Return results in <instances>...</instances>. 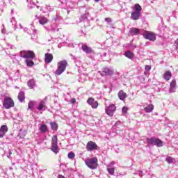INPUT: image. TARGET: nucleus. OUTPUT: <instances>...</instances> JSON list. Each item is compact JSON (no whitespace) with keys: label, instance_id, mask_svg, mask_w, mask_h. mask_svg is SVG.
I'll return each instance as SVG.
<instances>
[{"label":"nucleus","instance_id":"473e14b6","mask_svg":"<svg viewBox=\"0 0 178 178\" xmlns=\"http://www.w3.org/2000/svg\"><path fill=\"white\" fill-rule=\"evenodd\" d=\"M66 6L67 8H70V9H73L74 8V3L73 2L69 1L66 2Z\"/></svg>","mask_w":178,"mask_h":178},{"label":"nucleus","instance_id":"393cba45","mask_svg":"<svg viewBox=\"0 0 178 178\" xmlns=\"http://www.w3.org/2000/svg\"><path fill=\"white\" fill-rule=\"evenodd\" d=\"M107 171L109 175H111V176L115 175V168H113L111 165H107Z\"/></svg>","mask_w":178,"mask_h":178},{"label":"nucleus","instance_id":"7ed1b4c3","mask_svg":"<svg viewBox=\"0 0 178 178\" xmlns=\"http://www.w3.org/2000/svg\"><path fill=\"white\" fill-rule=\"evenodd\" d=\"M67 67V61L66 60H61L57 63V70L55 71L56 76H60L63 72L66 70Z\"/></svg>","mask_w":178,"mask_h":178},{"label":"nucleus","instance_id":"6ab92c4d","mask_svg":"<svg viewBox=\"0 0 178 178\" xmlns=\"http://www.w3.org/2000/svg\"><path fill=\"white\" fill-rule=\"evenodd\" d=\"M171 77H172V72H170V71L165 72L163 74V79L166 81H169Z\"/></svg>","mask_w":178,"mask_h":178},{"label":"nucleus","instance_id":"e433bc0d","mask_svg":"<svg viewBox=\"0 0 178 178\" xmlns=\"http://www.w3.org/2000/svg\"><path fill=\"white\" fill-rule=\"evenodd\" d=\"M67 156L69 159H73V158H74L75 156L74 152H69Z\"/></svg>","mask_w":178,"mask_h":178},{"label":"nucleus","instance_id":"cd10ccee","mask_svg":"<svg viewBox=\"0 0 178 178\" xmlns=\"http://www.w3.org/2000/svg\"><path fill=\"white\" fill-rule=\"evenodd\" d=\"M124 56L127 58H129V59H133V58H134V54H133V52L130 51H127L125 52Z\"/></svg>","mask_w":178,"mask_h":178},{"label":"nucleus","instance_id":"9b49d317","mask_svg":"<svg viewBox=\"0 0 178 178\" xmlns=\"http://www.w3.org/2000/svg\"><path fill=\"white\" fill-rule=\"evenodd\" d=\"M115 73L113 68L112 67H104L102 69V76H112Z\"/></svg>","mask_w":178,"mask_h":178},{"label":"nucleus","instance_id":"c756f323","mask_svg":"<svg viewBox=\"0 0 178 178\" xmlns=\"http://www.w3.org/2000/svg\"><path fill=\"white\" fill-rule=\"evenodd\" d=\"M28 86L29 88H34V87H35V81L34 79H31L28 81Z\"/></svg>","mask_w":178,"mask_h":178},{"label":"nucleus","instance_id":"c85d7f7f","mask_svg":"<svg viewBox=\"0 0 178 178\" xmlns=\"http://www.w3.org/2000/svg\"><path fill=\"white\" fill-rule=\"evenodd\" d=\"M81 48L83 52H86V54L91 53V48L88 47V46L83 45Z\"/></svg>","mask_w":178,"mask_h":178},{"label":"nucleus","instance_id":"864d4df0","mask_svg":"<svg viewBox=\"0 0 178 178\" xmlns=\"http://www.w3.org/2000/svg\"><path fill=\"white\" fill-rule=\"evenodd\" d=\"M36 19H38V15H35Z\"/></svg>","mask_w":178,"mask_h":178},{"label":"nucleus","instance_id":"a18cd8bd","mask_svg":"<svg viewBox=\"0 0 178 178\" xmlns=\"http://www.w3.org/2000/svg\"><path fill=\"white\" fill-rule=\"evenodd\" d=\"M122 112H123L124 113H127V108L123 107V108H122Z\"/></svg>","mask_w":178,"mask_h":178},{"label":"nucleus","instance_id":"0eeeda50","mask_svg":"<svg viewBox=\"0 0 178 178\" xmlns=\"http://www.w3.org/2000/svg\"><path fill=\"white\" fill-rule=\"evenodd\" d=\"M51 151L54 154H58L59 152V147H58V136L54 135L51 139Z\"/></svg>","mask_w":178,"mask_h":178},{"label":"nucleus","instance_id":"f8f14e48","mask_svg":"<svg viewBox=\"0 0 178 178\" xmlns=\"http://www.w3.org/2000/svg\"><path fill=\"white\" fill-rule=\"evenodd\" d=\"M97 148H98V145H97L96 143H94L92 141H89L87 143V145H86L87 151H90V152L94 151V149H97Z\"/></svg>","mask_w":178,"mask_h":178},{"label":"nucleus","instance_id":"09e8293b","mask_svg":"<svg viewBox=\"0 0 178 178\" xmlns=\"http://www.w3.org/2000/svg\"><path fill=\"white\" fill-rule=\"evenodd\" d=\"M115 161H112L110 165H111V166H113V165H115Z\"/></svg>","mask_w":178,"mask_h":178},{"label":"nucleus","instance_id":"79ce46f5","mask_svg":"<svg viewBox=\"0 0 178 178\" xmlns=\"http://www.w3.org/2000/svg\"><path fill=\"white\" fill-rule=\"evenodd\" d=\"M138 174L139 176H144V172H143V170H138Z\"/></svg>","mask_w":178,"mask_h":178},{"label":"nucleus","instance_id":"f257e3e1","mask_svg":"<svg viewBox=\"0 0 178 178\" xmlns=\"http://www.w3.org/2000/svg\"><path fill=\"white\" fill-rule=\"evenodd\" d=\"M19 56L21 58H24L25 63H26L27 66L31 67V66H34V62H33V59L35 58V54L34 51H22L19 53Z\"/></svg>","mask_w":178,"mask_h":178},{"label":"nucleus","instance_id":"a878e982","mask_svg":"<svg viewBox=\"0 0 178 178\" xmlns=\"http://www.w3.org/2000/svg\"><path fill=\"white\" fill-rule=\"evenodd\" d=\"M52 10H54V8L49 5H46L44 10H43L42 8H40V12H44V13L46 12H52Z\"/></svg>","mask_w":178,"mask_h":178},{"label":"nucleus","instance_id":"603ef678","mask_svg":"<svg viewBox=\"0 0 178 178\" xmlns=\"http://www.w3.org/2000/svg\"><path fill=\"white\" fill-rule=\"evenodd\" d=\"M95 2H99V0H95Z\"/></svg>","mask_w":178,"mask_h":178},{"label":"nucleus","instance_id":"c03bdc74","mask_svg":"<svg viewBox=\"0 0 178 178\" xmlns=\"http://www.w3.org/2000/svg\"><path fill=\"white\" fill-rule=\"evenodd\" d=\"M105 22H107V23H111V22H112V19L111 18H106Z\"/></svg>","mask_w":178,"mask_h":178},{"label":"nucleus","instance_id":"39448f33","mask_svg":"<svg viewBox=\"0 0 178 178\" xmlns=\"http://www.w3.org/2000/svg\"><path fill=\"white\" fill-rule=\"evenodd\" d=\"M94 12V9L90 8L89 11H86V13L81 16V19L83 20H86V19H88V20H92V19L97 17V13Z\"/></svg>","mask_w":178,"mask_h":178},{"label":"nucleus","instance_id":"ea45409f","mask_svg":"<svg viewBox=\"0 0 178 178\" xmlns=\"http://www.w3.org/2000/svg\"><path fill=\"white\" fill-rule=\"evenodd\" d=\"M1 33L2 34H6V29H5L4 24L2 25Z\"/></svg>","mask_w":178,"mask_h":178},{"label":"nucleus","instance_id":"72a5a7b5","mask_svg":"<svg viewBox=\"0 0 178 178\" xmlns=\"http://www.w3.org/2000/svg\"><path fill=\"white\" fill-rule=\"evenodd\" d=\"M34 105H35V102L33 101L29 102L28 104V108L31 109V111H33V108H34Z\"/></svg>","mask_w":178,"mask_h":178},{"label":"nucleus","instance_id":"2f4dec72","mask_svg":"<svg viewBox=\"0 0 178 178\" xmlns=\"http://www.w3.org/2000/svg\"><path fill=\"white\" fill-rule=\"evenodd\" d=\"M51 130H54L56 131L58 130V124L56 122H51L50 123Z\"/></svg>","mask_w":178,"mask_h":178},{"label":"nucleus","instance_id":"6e6d98bb","mask_svg":"<svg viewBox=\"0 0 178 178\" xmlns=\"http://www.w3.org/2000/svg\"><path fill=\"white\" fill-rule=\"evenodd\" d=\"M147 73V72H145V74Z\"/></svg>","mask_w":178,"mask_h":178},{"label":"nucleus","instance_id":"aec40b11","mask_svg":"<svg viewBox=\"0 0 178 178\" xmlns=\"http://www.w3.org/2000/svg\"><path fill=\"white\" fill-rule=\"evenodd\" d=\"M145 112L146 113H151L154 111V106L153 104H149L146 107L144 108Z\"/></svg>","mask_w":178,"mask_h":178},{"label":"nucleus","instance_id":"412c9836","mask_svg":"<svg viewBox=\"0 0 178 178\" xmlns=\"http://www.w3.org/2000/svg\"><path fill=\"white\" fill-rule=\"evenodd\" d=\"M39 130L41 133H47L48 131V126L45 124H40L39 127Z\"/></svg>","mask_w":178,"mask_h":178},{"label":"nucleus","instance_id":"6e6552de","mask_svg":"<svg viewBox=\"0 0 178 178\" xmlns=\"http://www.w3.org/2000/svg\"><path fill=\"white\" fill-rule=\"evenodd\" d=\"M3 106L5 109H10V108L15 106V102L10 97H6L3 102Z\"/></svg>","mask_w":178,"mask_h":178},{"label":"nucleus","instance_id":"2eb2a0df","mask_svg":"<svg viewBox=\"0 0 178 178\" xmlns=\"http://www.w3.org/2000/svg\"><path fill=\"white\" fill-rule=\"evenodd\" d=\"M46 103H47V101L45 99L41 100L39 102V105L38 106V111H45V109H47V106H45Z\"/></svg>","mask_w":178,"mask_h":178},{"label":"nucleus","instance_id":"4c0bfd02","mask_svg":"<svg viewBox=\"0 0 178 178\" xmlns=\"http://www.w3.org/2000/svg\"><path fill=\"white\" fill-rule=\"evenodd\" d=\"M31 29L33 31L32 34H37L38 31L35 29V26H34V25L31 24Z\"/></svg>","mask_w":178,"mask_h":178},{"label":"nucleus","instance_id":"20e7f679","mask_svg":"<svg viewBox=\"0 0 178 178\" xmlns=\"http://www.w3.org/2000/svg\"><path fill=\"white\" fill-rule=\"evenodd\" d=\"M85 163L90 169H97L98 167V159L97 157L88 159L85 161Z\"/></svg>","mask_w":178,"mask_h":178},{"label":"nucleus","instance_id":"1a4fd4ad","mask_svg":"<svg viewBox=\"0 0 178 178\" xmlns=\"http://www.w3.org/2000/svg\"><path fill=\"white\" fill-rule=\"evenodd\" d=\"M143 37L145 40H149V41H155L156 40V35L152 32L145 31Z\"/></svg>","mask_w":178,"mask_h":178},{"label":"nucleus","instance_id":"bb28decb","mask_svg":"<svg viewBox=\"0 0 178 178\" xmlns=\"http://www.w3.org/2000/svg\"><path fill=\"white\" fill-rule=\"evenodd\" d=\"M25 98L26 97L24 96V93L23 92H19L18 94V99L19 102H23Z\"/></svg>","mask_w":178,"mask_h":178},{"label":"nucleus","instance_id":"4d7b16f0","mask_svg":"<svg viewBox=\"0 0 178 178\" xmlns=\"http://www.w3.org/2000/svg\"><path fill=\"white\" fill-rule=\"evenodd\" d=\"M51 41V40H49V42Z\"/></svg>","mask_w":178,"mask_h":178},{"label":"nucleus","instance_id":"9d476101","mask_svg":"<svg viewBox=\"0 0 178 178\" xmlns=\"http://www.w3.org/2000/svg\"><path fill=\"white\" fill-rule=\"evenodd\" d=\"M115 111H116V106L115 104H111L109 106L105 107V112L108 116H113Z\"/></svg>","mask_w":178,"mask_h":178},{"label":"nucleus","instance_id":"37998d69","mask_svg":"<svg viewBox=\"0 0 178 178\" xmlns=\"http://www.w3.org/2000/svg\"><path fill=\"white\" fill-rule=\"evenodd\" d=\"M10 22L11 24L13 26V24H15V18H13V17L11 18Z\"/></svg>","mask_w":178,"mask_h":178},{"label":"nucleus","instance_id":"8fccbe9b","mask_svg":"<svg viewBox=\"0 0 178 178\" xmlns=\"http://www.w3.org/2000/svg\"><path fill=\"white\" fill-rule=\"evenodd\" d=\"M175 44H176L177 45V47H178V39H177V40H175Z\"/></svg>","mask_w":178,"mask_h":178},{"label":"nucleus","instance_id":"f3484780","mask_svg":"<svg viewBox=\"0 0 178 178\" xmlns=\"http://www.w3.org/2000/svg\"><path fill=\"white\" fill-rule=\"evenodd\" d=\"M52 59H54V56L51 54L47 53L44 56V62L45 63H51L52 62Z\"/></svg>","mask_w":178,"mask_h":178},{"label":"nucleus","instance_id":"3c124183","mask_svg":"<svg viewBox=\"0 0 178 178\" xmlns=\"http://www.w3.org/2000/svg\"><path fill=\"white\" fill-rule=\"evenodd\" d=\"M40 8H41L40 6H37L36 9H40Z\"/></svg>","mask_w":178,"mask_h":178},{"label":"nucleus","instance_id":"7c9ffc66","mask_svg":"<svg viewBox=\"0 0 178 178\" xmlns=\"http://www.w3.org/2000/svg\"><path fill=\"white\" fill-rule=\"evenodd\" d=\"M26 2L29 3L28 6L30 9H33V8H35V3L33 2V0H26Z\"/></svg>","mask_w":178,"mask_h":178},{"label":"nucleus","instance_id":"ddd939ff","mask_svg":"<svg viewBox=\"0 0 178 178\" xmlns=\"http://www.w3.org/2000/svg\"><path fill=\"white\" fill-rule=\"evenodd\" d=\"M87 104L92 106L93 109H97L98 108V102L95 101L92 97L88 99Z\"/></svg>","mask_w":178,"mask_h":178},{"label":"nucleus","instance_id":"a211bd4d","mask_svg":"<svg viewBox=\"0 0 178 178\" xmlns=\"http://www.w3.org/2000/svg\"><path fill=\"white\" fill-rule=\"evenodd\" d=\"M118 98L121 100V101H124V99H126V98H127V94H126V92H124L123 90H120L118 92Z\"/></svg>","mask_w":178,"mask_h":178},{"label":"nucleus","instance_id":"de8ad7c7","mask_svg":"<svg viewBox=\"0 0 178 178\" xmlns=\"http://www.w3.org/2000/svg\"><path fill=\"white\" fill-rule=\"evenodd\" d=\"M23 31L24 32V33H27V31H29V29H27V28H23Z\"/></svg>","mask_w":178,"mask_h":178},{"label":"nucleus","instance_id":"5fc2aeb1","mask_svg":"<svg viewBox=\"0 0 178 178\" xmlns=\"http://www.w3.org/2000/svg\"><path fill=\"white\" fill-rule=\"evenodd\" d=\"M119 124V122H115V124Z\"/></svg>","mask_w":178,"mask_h":178},{"label":"nucleus","instance_id":"49530a36","mask_svg":"<svg viewBox=\"0 0 178 178\" xmlns=\"http://www.w3.org/2000/svg\"><path fill=\"white\" fill-rule=\"evenodd\" d=\"M71 104H76V99L73 98L70 100Z\"/></svg>","mask_w":178,"mask_h":178},{"label":"nucleus","instance_id":"f03ea898","mask_svg":"<svg viewBox=\"0 0 178 178\" xmlns=\"http://www.w3.org/2000/svg\"><path fill=\"white\" fill-rule=\"evenodd\" d=\"M141 10H143L141 6L138 3L135 4L134 12H132L131 15V20H138V19H140V16H141Z\"/></svg>","mask_w":178,"mask_h":178},{"label":"nucleus","instance_id":"f704fd0d","mask_svg":"<svg viewBox=\"0 0 178 178\" xmlns=\"http://www.w3.org/2000/svg\"><path fill=\"white\" fill-rule=\"evenodd\" d=\"M166 162H168V163H173V162H175V159L170 157V156H168L165 159Z\"/></svg>","mask_w":178,"mask_h":178},{"label":"nucleus","instance_id":"423d86ee","mask_svg":"<svg viewBox=\"0 0 178 178\" xmlns=\"http://www.w3.org/2000/svg\"><path fill=\"white\" fill-rule=\"evenodd\" d=\"M147 144L150 145H156V147H162L163 145V143L162 140L159 139L158 138L152 137L147 139Z\"/></svg>","mask_w":178,"mask_h":178},{"label":"nucleus","instance_id":"a19ab883","mask_svg":"<svg viewBox=\"0 0 178 178\" xmlns=\"http://www.w3.org/2000/svg\"><path fill=\"white\" fill-rule=\"evenodd\" d=\"M145 70H146V72H149V70H151V66L150 65H146L145 66Z\"/></svg>","mask_w":178,"mask_h":178},{"label":"nucleus","instance_id":"58836bf2","mask_svg":"<svg viewBox=\"0 0 178 178\" xmlns=\"http://www.w3.org/2000/svg\"><path fill=\"white\" fill-rule=\"evenodd\" d=\"M23 26L19 24L18 26H15V30H23Z\"/></svg>","mask_w":178,"mask_h":178},{"label":"nucleus","instance_id":"4be33fe9","mask_svg":"<svg viewBox=\"0 0 178 178\" xmlns=\"http://www.w3.org/2000/svg\"><path fill=\"white\" fill-rule=\"evenodd\" d=\"M140 33V29L137 28H131L129 31L130 35H137Z\"/></svg>","mask_w":178,"mask_h":178},{"label":"nucleus","instance_id":"c9c22d12","mask_svg":"<svg viewBox=\"0 0 178 178\" xmlns=\"http://www.w3.org/2000/svg\"><path fill=\"white\" fill-rule=\"evenodd\" d=\"M5 6V0H1L0 4V12H3V7Z\"/></svg>","mask_w":178,"mask_h":178},{"label":"nucleus","instance_id":"dca6fc26","mask_svg":"<svg viewBox=\"0 0 178 178\" xmlns=\"http://www.w3.org/2000/svg\"><path fill=\"white\" fill-rule=\"evenodd\" d=\"M169 92H176V80H172L170 83Z\"/></svg>","mask_w":178,"mask_h":178},{"label":"nucleus","instance_id":"b1692460","mask_svg":"<svg viewBox=\"0 0 178 178\" xmlns=\"http://www.w3.org/2000/svg\"><path fill=\"white\" fill-rule=\"evenodd\" d=\"M47 31H53V33H55V31H59V29H58V25L56 24H52L51 25V29H47Z\"/></svg>","mask_w":178,"mask_h":178},{"label":"nucleus","instance_id":"5701e85b","mask_svg":"<svg viewBox=\"0 0 178 178\" xmlns=\"http://www.w3.org/2000/svg\"><path fill=\"white\" fill-rule=\"evenodd\" d=\"M39 23L42 26H44V24H47V23H48V19L45 17H39Z\"/></svg>","mask_w":178,"mask_h":178},{"label":"nucleus","instance_id":"4468645a","mask_svg":"<svg viewBox=\"0 0 178 178\" xmlns=\"http://www.w3.org/2000/svg\"><path fill=\"white\" fill-rule=\"evenodd\" d=\"M8 133V127L6 125H2L0 128V138H2Z\"/></svg>","mask_w":178,"mask_h":178}]
</instances>
